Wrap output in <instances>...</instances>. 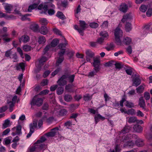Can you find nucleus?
<instances>
[{
    "label": "nucleus",
    "instance_id": "nucleus-49",
    "mask_svg": "<svg viewBox=\"0 0 152 152\" xmlns=\"http://www.w3.org/2000/svg\"><path fill=\"white\" fill-rule=\"evenodd\" d=\"M89 26L92 28H96L98 26L99 24L97 23L92 22L90 23Z\"/></svg>",
    "mask_w": 152,
    "mask_h": 152
},
{
    "label": "nucleus",
    "instance_id": "nucleus-8",
    "mask_svg": "<svg viewBox=\"0 0 152 152\" xmlns=\"http://www.w3.org/2000/svg\"><path fill=\"white\" fill-rule=\"evenodd\" d=\"M100 65V60L99 59V56L96 57L94 58V62L93 65L94 67V68L100 70V68L99 66Z\"/></svg>",
    "mask_w": 152,
    "mask_h": 152
},
{
    "label": "nucleus",
    "instance_id": "nucleus-38",
    "mask_svg": "<svg viewBox=\"0 0 152 152\" xmlns=\"http://www.w3.org/2000/svg\"><path fill=\"white\" fill-rule=\"evenodd\" d=\"M38 144L37 145H35V146H37V148H38L40 150L43 149L44 150L46 148V146L42 143H37Z\"/></svg>",
    "mask_w": 152,
    "mask_h": 152
},
{
    "label": "nucleus",
    "instance_id": "nucleus-10",
    "mask_svg": "<svg viewBox=\"0 0 152 152\" xmlns=\"http://www.w3.org/2000/svg\"><path fill=\"white\" fill-rule=\"evenodd\" d=\"M86 61L90 62L91 60L94 55V53L91 50H87L86 52Z\"/></svg>",
    "mask_w": 152,
    "mask_h": 152
},
{
    "label": "nucleus",
    "instance_id": "nucleus-29",
    "mask_svg": "<svg viewBox=\"0 0 152 152\" xmlns=\"http://www.w3.org/2000/svg\"><path fill=\"white\" fill-rule=\"evenodd\" d=\"M7 103L9 104V111L10 112H12L13 110V107L14 106L15 103L11 102V100H8Z\"/></svg>",
    "mask_w": 152,
    "mask_h": 152
},
{
    "label": "nucleus",
    "instance_id": "nucleus-43",
    "mask_svg": "<svg viewBox=\"0 0 152 152\" xmlns=\"http://www.w3.org/2000/svg\"><path fill=\"white\" fill-rule=\"evenodd\" d=\"M64 91V88L62 87L58 88L56 90L57 93L58 95H61L63 93Z\"/></svg>",
    "mask_w": 152,
    "mask_h": 152
},
{
    "label": "nucleus",
    "instance_id": "nucleus-61",
    "mask_svg": "<svg viewBox=\"0 0 152 152\" xmlns=\"http://www.w3.org/2000/svg\"><path fill=\"white\" fill-rule=\"evenodd\" d=\"M126 51L129 54H131L132 53V48L130 46H129L126 48Z\"/></svg>",
    "mask_w": 152,
    "mask_h": 152
},
{
    "label": "nucleus",
    "instance_id": "nucleus-26",
    "mask_svg": "<svg viewBox=\"0 0 152 152\" xmlns=\"http://www.w3.org/2000/svg\"><path fill=\"white\" fill-rule=\"evenodd\" d=\"M134 135H132L131 134H128L126 136L123 137L122 139L121 140V141L125 142L126 140H128L129 139H131L132 137L134 136Z\"/></svg>",
    "mask_w": 152,
    "mask_h": 152
},
{
    "label": "nucleus",
    "instance_id": "nucleus-14",
    "mask_svg": "<svg viewBox=\"0 0 152 152\" xmlns=\"http://www.w3.org/2000/svg\"><path fill=\"white\" fill-rule=\"evenodd\" d=\"M30 38L28 36L26 35H24L22 36L21 37L19 38V42H23L24 43H26L29 41Z\"/></svg>",
    "mask_w": 152,
    "mask_h": 152
},
{
    "label": "nucleus",
    "instance_id": "nucleus-62",
    "mask_svg": "<svg viewBox=\"0 0 152 152\" xmlns=\"http://www.w3.org/2000/svg\"><path fill=\"white\" fill-rule=\"evenodd\" d=\"M51 46L50 45H47L44 48L43 51L44 54H45L48 50L50 48Z\"/></svg>",
    "mask_w": 152,
    "mask_h": 152
},
{
    "label": "nucleus",
    "instance_id": "nucleus-32",
    "mask_svg": "<svg viewBox=\"0 0 152 152\" xmlns=\"http://www.w3.org/2000/svg\"><path fill=\"white\" fill-rule=\"evenodd\" d=\"M39 22L42 26H46L48 23V22L45 18H42L40 19Z\"/></svg>",
    "mask_w": 152,
    "mask_h": 152
},
{
    "label": "nucleus",
    "instance_id": "nucleus-13",
    "mask_svg": "<svg viewBox=\"0 0 152 152\" xmlns=\"http://www.w3.org/2000/svg\"><path fill=\"white\" fill-rule=\"evenodd\" d=\"M58 130V127H56L51 129V131L45 134V135L47 137H53L56 134V130Z\"/></svg>",
    "mask_w": 152,
    "mask_h": 152
},
{
    "label": "nucleus",
    "instance_id": "nucleus-52",
    "mask_svg": "<svg viewBox=\"0 0 152 152\" xmlns=\"http://www.w3.org/2000/svg\"><path fill=\"white\" fill-rule=\"evenodd\" d=\"M127 113L129 115H133L135 114V111L134 109H132L128 110Z\"/></svg>",
    "mask_w": 152,
    "mask_h": 152
},
{
    "label": "nucleus",
    "instance_id": "nucleus-60",
    "mask_svg": "<svg viewBox=\"0 0 152 152\" xmlns=\"http://www.w3.org/2000/svg\"><path fill=\"white\" fill-rule=\"evenodd\" d=\"M61 68H58L56 69L52 73V75L53 76H54L56 75L58 72L60 71L61 70Z\"/></svg>",
    "mask_w": 152,
    "mask_h": 152
},
{
    "label": "nucleus",
    "instance_id": "nucleus-9",
    "mask_svg": "<svg viewBox=\"0 0 152 152\" xmlns=\"http://www.w3.org/2000/svg\"><path fill=\"white\" fill-rule=\"evenodd\" d=\"M67 75H64L58 80L57 83L60 86H64L66 84V79L67 78Z\"/></svg>",
    "mask_w": 152,
    "mask_h": 152
},
{
    "label": "nucleus",
    "instance_id": "nucleus-41",
    "mask_svg": "<svg viewBox=\"0 0 152 152\" xmlns=\"http://www.w3.org/2000/svg\"><path fill=\"white\" fill-rule=\"evenodd\" d=\"M38 9L39 10L43 9L45 11H47L48 10V7L47 5H43L42 4H40L38 7Z\"/></svg>",
    "mask_w": 152,
    "mask_h": 152
},
{
    "label": "nucleus",
    "instance_id": "nucleus-39",
    "mask_svg": "<svg viewBox=\"0 0 152 152\" xmlns=\"http://www.w3.org/2000/svg\"><path fill=\"white\" fill-rule=\"evenodd\" d=\"M125 105L126 106L129 108H132L134 107V104L132 102H129L128 101H126L125 103Z\"/></svg>",
    "mask_w": 152,
    "mask_h": 152
},
{
    "label": "nucleus",
    "instance_id": "nucleus-30",
    "mask_svg": "<svg viewBox=\"0 0 152 152\" xmlns=\"http://www.w3.org/2000/svg\"><path fill=\"white\" fill-rule=\"evenodd\" d=\"M134 130L136 132H140L142 130V128L140 125H136L133 127Z\"/></svg>",
    "mask_w": 152,
    "mask_h": 152
},
{
    "label": "nucleus",
    "instance_id": "nucleus-6",
    "mask_svg": "<svg viewBox=\"0 0 152 152\" xmlns=\"http://www.w3.org/2000/svg\"><path fill=\"white\" fill-rule=\"evenodd\" d=\"M65 52V49H62L60 50L58 53L59 57L56 61V66H58L59 64H61L63 61L64 58V55Z\"/></svg>",
    "mask_w": 152,
    "mask_h": 152
},
{
    "label": "nucleus",
    "instance_id": "nucleus-22",
    "mask_svg": "<svg viewBox=\"0 0 152 152\" xmlns=\"http://www.w3.org/2000/svg\"><path fill=\"white\" fill-rule=\"evenodd\" d=\"M62 39H63L64 41L65 42L64 43H60L58 45V47L59 48L61 49H61H62L63 48H65L66 46L68 44L67 42L65 39V38L63 36H62Z\"/></svg>",
    "mask_w": 152,
    "mask_h": 152
},
{
    "label": "nucleus",
    "instance_id": "nucleus-15",
    "mask_svg": "<svg viewBox=\"0 0 152 152\" xmlns=\"http://www.w3.org/2000/svg\"><path fill=\"white\" fill-rule=\"evenodd\" d=\"M128 7V6L126 4L123 3L120 5L119 10L120 11L125 13L127 12Z\"/></svg>",
    "mask_w": 152,
    "mask_h": 152
},
{
    "label": "nucleus",
    "instance_id": "nucleus-56",
    "mask_svg": "<svg viewBox=\"0 0 152 152\" xmlns=\"http://www.w3.org/2000/svg\"><path fill=\"white\" fill-rule=\"evenodd\" d=\"M114 64L117 69H120L123 67V65L120 63H115Z\"/></svg>",
    "mask_w": 152,
    "mask_h": 152
},
{
    "label": "nucleus",
    "instance_id": "nucleus-5",
    "mask_svg": "<svg viewBox=\"0 0 152 152\" xmlns=\"http://www.w3.org/2000/svg\"><path fill=\"white\" fill-rule=\"evenodd\" d=\"M3 31L4 32V33L1 35V37L2 38L3 41L5 42H8L11 41V39L9 37V34L7 32V27H4L3 28Z\"/></svg>",
    "mask_w": 152,
    "mask_h": 152
},
{
    "label": "nucleus",
    "instance_id": "nucleus-23",
    "mask_svg": "<svg viewBox=\"0 0 152 152\" xmlns=\"http://www.w3.org/2000/svg\"><path fill=\"white\" fill-rule=\"evenodd\" d=\"M46 41V39L45 37L43 36H39L38 40V42L39 44H43Z\"/></svg>",
    "mask_w": 152,
    "mask_h": 152
},
{
    "label": "nucleus",
    "instance_id": "nucleus-63",
    "mask_svg": "<svg viewBox=\"0 0 152 152\" xmlns=\"http://www.w3.org/2000/svg\"><path fill=\"white\" fill-rule=\"evenodd\" d=\"M120 150L118 148V145H116L115 149L113 150L111 152H120Z\"/></svg>",
    "mask_w": 152,
    "mask_h": 152
},
{
    "label": "nucleus",
    "instance_id": "nucleus-42",
    "mask_svg": "<svg viewBox=\"0 0 152 152\" xmlns=\"http://www.w3.org/2000/svg\"><path fill=\"white\" fill-rule=\"evenodd\" d=\"M11 16H8L6 14L2 12H0V18H2L3 17H4L5 18L7 19H9L10 18H11V16Z\"/></svg>",
    "mask_w": 152,
    "mask_h": 152
},
{
    "label": "nucleus",
    "instance_id": "nucleus-45",
    "mask_svg": "<svg viewBox=\"0 0 152 152\" xmlns=\"http://www.w3.org/2000/svg\"><path fill=\"white\" fill-rule=\"evenodd\" d=\"M43 64H42L39 63V62H36V67L37 68V69L35 71L36 72H38L41 69V66Z\"/></svg>",
    "mask_w": 152,
    "mask_h": 152
},
{
    "label": "nucleus",
    "instance_id": "nucleus-59",
    "mask_svg": "<svg viewBox=\"0 0 152 152\" xmlns=\"http://www.w3.org/2000/svg\"><path fill=\"white\" fill-rule=\"evenodd\" d=\"M152 14V9L149 8L146 12V15L148 17L151 16Z\"/></svg>",
    "mask_w": 152,
    "mask_h": 152
},
{
    "label": "nucleus",
    "instance_id": "nucleus-37",
    "mask_svg": "<svg viewBox=\"0 0 152 152\" xmlns=\"http://www.w3.org/2000/svg\"><path fill=\"white\" fill-rule=\"evenodd\" d=\"M59 42V40L57 39H53L51 43V46L55 47L57 45Z\"/></svg>",
    "mask_w": 152,
    "mask_h": 152
},
{
    "label": "nucleus",
    "instance_id": "nucleus-53",
    "mask_svg": "<svg viewBox=\"0 0 152 152\" xmlns=\"http://www.w3.org/2000/svg\"><path fill=\"white\" fill-rule=\"evenodd\" d=\"M53 31L56 34L59 35L60 36H62L61 32L56 28H54L53 29Z\"/></svg>",
    "mask_w": 152,
    "mask_h": 152
},
{
    "label": "nucleus",
    "instance_id": "nucleus-36",
    "mask_svg": "<svg viewBox=\"0 0 152 152\" xmlns=\"http://www.w3.org/2000/svg\"><path fill=\"white\" fill-rule=\"evenodd\" d=\"M137 118L135 117H130L128 121V122L129 123H134L137 121Z\"/></svg>",
    "mask_w": 152,
    "mask_h": 152
},
{
    "label": "nucleus",
    "instance_id": "nucleus-18",
    "mask_svg": "<svg viewBox=\"0 0 152 152\" xmlns=\"http://www.w3.org/2000/svg\"><path fill=\"white\" fill-rule=\"evenodd\" d=\"M132 42V40L131 38L127 37H124L123 41V43L126 45H129Z\"/></svg>",
    "mask_w": 152,
    "mask_h": 152
},
{
    "label": "nucleus",
    "instance_id": "nucleus-35",
    "mask_svg": "<svg viewBox=\"0 0 152 152\" xmlns=\"http://www.w3.org/2000/svg\"><path fill=\"white\" fill-rule=\"evenodd\" d=\"M125 28L126 32H129L132 29L131 24L130 23H127L126 24Z\"/></svg>",
    "mask_w": 152,
    "mask_h": 152
},
{
    "label": "nucleus",
    "instance_id": "nucleus-34",
    "mask_svg": "<svg viewBox=\"0 0 152 152\" xmlns=\"http://www.w3.org/2000/svg\"><path fill=\"white\" fill-rule=\"evenodd\" d=\"M56 15L58 17L62 20H63L65 19V16L61 12L58 11L57 12Z\"/></svg>",
    "mask_w": 152,
    "mask_h": 152
},
{
    "label": "nucleus",
    "instance_id": "nucleus-28",
    "mask_svg": "<svg viewBox=\"0 0 152 152\" xmlns=\"http://www.w3.org/2000/svg\"><path fill=\"white\" fill-rule=\"evenodd\" d=\"M99 71V70L94 68V70L90 72L88 75V76L89 77H92L96 75Z\"/></svg>",
    "mask_w": 152,
    "mask_h": 152
},
{
    "label": "nucleus",
    "instance_id": "nucleus-4",
    "mask_svg": "<svg viewBox=\"0 0 152 152\" xmlns=\"http://www.w3.org/2000/svg\"><path fill=\"white\" fill-rule=\"evenodd\" d=\"M37 120L35 119L29 124L30 131L26 136L27 138L29 137L34 132V129L37 127Z\"/></svg>",
    "mask_w": 152,
    "mask_h": 152
},
{
    "label": "nucleus",
    "instance_id": "nucleus-2",
    "mask_svg": "<svg viewBox=\"0 0 152 152\" xmlns=\"http://www.w3.org/2000/svg\"><path fill=\"white\" fill-rule=\"evenodd\" d=\"M80 28H79L77 25L74 26V28L77 30L81 35H83V31L87 27V24L85 21L82 20H80Z\"/></svg>",
    "mask_w": 152,
    "mask_h": 152
},
{
    "label": "nucleus",
    "instance_id": "nucleus-48",
    "mask_svg": "<svg viewBox=\"0 0 152 152\" xmlns=\"http://www.w3.org/2000/svg\"><path fill=\"white\" fill-rule=\"evenodd\" d=\"M148 8L147 6L142 5L140 8V10L142 12H145L147 10Z\"/></svg>",
    "mask_w": 152,
    "mask_h": 152
},
{
    "label": "nucleus",
    "instance_id": "nucleus-50",
    "mask_svg": "<svg viewBox=\"0 0 152 152\" xmlns=\"http://www.w3.org/2000/svg\"><path fill=\"white\" fill-rule=\"evenodd\" d=\"M67 76V78H68L69 82L72 83L74 81L75 77V75H72L69 76Z\"/></svg>",
    "mask_w": 152,
    "mask_h": 152
},
{
    "label": "nucleus",
    "instance_id": "nucleus-25",
    "mask_svg": "<svg viewBox=\"0 0 152 152\" xmlns=\"http://www.w3.org/2000/svg\"><path fill=\"white\" fill-rule=\"evenodd\" d=\"M135 144L134 142L132 141H129L127 142L124 145V147L125 146H128L130 148H132L134 145Z\"/></svg>",
    "mask_w": 152,
    "mask_h": 152
},
{
    "label": "nucleus",
    "instance_id": "nucleus-21",
    "mask_svg": "<svg viewBox=\"0 0 152 152\" xmlns=\"http://www.w3.org/2000/svg\"><path fill=\"white\" fill-rule=\"evenodd\" d=\"M131 127L129 126H125L120 132V134H124L128 132L131 129Z\"/></svg>",
    "mask_w": 152,
    "mask_h": 152
},
{
    "label": "nucleus",
    "instance_id": "nucleus-17",
    "mask_svg": "<svg viewBox=\"0 0 152 152\" xmlns=\"http://www.w3.org/2000/svg\"><path fill=\"white\" fill-rule=\"evenodd\" d=\"M132 18V16L130 14H126L123 16V18L121 20L122 22L124 23L127 22L128 21L130 20Z\"/></svg>",
    "mask_w": 152,
    "mask_h": 152
},
{
    "label": "nucleus",
    "instance_id": "nucleus-3",
    "mask_svg": "<svg viewBox=\"0 0 152 152\" xmlns=\"http://www.w3.org/2000/svg\"><path fill=\"white\" fill-rule=\"evenodd\" d=\"M43 102L42 99L41 98L38 97V95L34 96L31 102V105H36L38 106H40L42 105Z\"/></svg>",
    "mask_w": 152,
    "mask_h": 152
},
{
    "label": "nucleus",
    "instance_id": "nucleus-1",
    "mask_svg": "<svg viewBox=\"0 0 152 152\" xmlns=\"http://www.w3.org/2000/svg\"><path fill=\"white\" fill-rule=\"evenodd\" d=\"M123 32L118 27H117L115 30L114 35L115 37L116 43L118 45H121V41L120 38L123 36Z\"/></svg>",
    "mask_w": 152,
    "mask_h": 152
},
{
    "label": "nucleus",
    "instance_id": "nucleus-20",
    "mask_svg": "<svg viewBox=\"0 0 152 152\" xmlns=\"http://www.w3.org/2000/svg\"><path fill=\"white\" fill-rule=\"evenodd\" d=\"M100 35L101 36V37L105 40L107 39L109 37L108 33L105 31H101L100 33Z\"/></svg>",
    "mask_w": 152,
    "mask_h": 152
},
{
    "label": "nucleus",
    "instance_id": "nucleus-7",
    "mask_svg": "<svg viewBox=\"0 0 152 152\" xmlns=\"http://www.w3.org/2000/svg\"><path fill=\"white\" fill-rule=\"evenodd\" d=\"M22 127L20 125H18L16 127H14L12 129L13 131H15V132H13L12 133V135L13 136H15L16 135H20L22 134L21 132Z\"/></svg>",
    "mask_w": 152,
    "mask_h": 152
},
{
    "label": "nucleus",
    "instance_id": "nucleus-16",
    "mask_svg": "<svg viewBox=\"0 0 152 152\" xmlns=\"http://www.w3.org/2000/svg\"><path fill=\"white\" fill-rule=\"evenodd\" d=\"M39 27L38 24L35 23L31 24L30 26V29L35 32L39 31Z\"/></svg>",
    "mask_w": 152,
    "mask_h": 152
},
{
    "label": "nucleus",
    "instance_id": "nucleus-11",
    "mask_svg": "<svg viewBox=\"0 0 152 152\" xmlns=\"http://www.w3.org/2000/svg\"><path fill=\"white\" fill-rule=\"evenodd\" d=\"M39 31L43 35H46L49 32V30L46 26H42L39 30Z\"/></svg>",
    "mask_w": 152,
    "mask_h": 152
},
{
    "label": "nucleus",
    "instance_id": "nucleus-47",
    "mask_svg": "<svg viewBox=\"0 0 152 152\" xmlns=\"http://www.w3.org/2000/svg\"><path fill=\"white\" fill-rule=\"evenodd\" d=\"M10 121L8 119H7L5 120L4 123L3 124V129L6 128L8 127L10 124Z\"/></svg>",
    "mask_w": 152,
    "mask_h": 152
},
{
    "label": "nucleus",
    "instance_id": "nucleus-51",
    "mask_svg": "<svg viewBox=\"0 0 152 152\" xmlns=\"http://www.w3.org/2000/svg\"><path fill=\"white\" fill-rule=\"evenodd\" d=\"M144 89V87L143 86L140 85L136 88L137 92L138 93H141L142 92Z\"/></svg>",
    "mask_w": 152,
    "mask_h": 152
},
{
    "label": "nucleus",
    "instance_id": "nucleus-54",
    "mask_svg": "<svg viewBox=\"0 0 152 152\" xmlns=\"http://www.w3.org/2000/svg\"><path fill=\"white\" fill-rule=\"evenodd\" d=\"M47 60V59L46 57L42 56L39 60V63L42 64H43V63L45 62Z\"/></svg>",
    "mask_w": 152,
    "mask_h": 152
},
{
    "label": "nucleus",
    "instance_id": "nucleus-57",
    "mask_svg": "<svg viewBox=\"0 0 152 152\" xmlns=\"http://www.w3.org/2000/svg\"><path fill=\"white\" fill-rule=\"evenodd\" d=\"M144 96L145 99L146 100H149L150 97L149 93L147 92H145L144 94Z\"/></svg>",
    "mask_w": 152,
    "mask_h": 152
},
{
    "label": "nucleus",
    "instance_id": "nucleus-55",
    "mask_svg": "<svg viewBox=\"0 0 152 152\" xmlns=\"http://www.w3.org/2000/svg\"><path fill=\"white\" fill-rule=\"evenodd\" d=\"M12 53V51L11 50H8L5 52V56L6 57H10V56Z\"/></svg>",
    "mask_w": 152,
    "mask_h": 152
},
{
    "label": "nucleus",
    "instance_id": "nucleus-19",
    "mask_svg": "<svg viewBox=\"0 0 152 152\" xmlns=\"http://www.w3.org/2000/svg\"><path fill=\"white\" fill-rule=\"evenodd\" d=\"M15 66L16 69L18 70H20V69H21L22 71H23L25 69V65L24 63H19L16 64Z\"/></svg>",
    "mask_w": 152,
    "mask_h": 152
},
{
    "label": "nucleus",
    "instance_id": "nucleus-46",
    "mask_svg": "<svg viewBox=\"0 0 152 152\" xmlns=\"http://www.w3.org/2000/svg\"><path fill=\"white\" fill-rule=\"evenodd\" d=\"M31 47L28 45H25L23 47V49L25 51H29L31 50Z\"/></svg>",
    "mask_w": 152,
    "mask_h": 152
},
{
    "label": "nucleus",
    "instance_id": "nucleus-58",
    "mask_svg": "<svg viewBox=\"0 0 152 152\" xmlns=\"http://www.w3.org/2000/svg\"><path fill=\"white\" fill-rule=\"evenodd\" d=\"M46 139L45 137H42L39 140H38L36 142V143H42L45 141Z\"/></svg>",
    "mask_w": 152,
    "mask_h": 152
},
{
    "label": "nucleus",
    "instance_id": "nucleus-64",
    "mask_svg": "<svg viewBox=\"0 0 152 152\" xmlns=\"http://www.w3.org/2000/svg\"><path fill=\"white\" fill-rule=\"evenodd\" d=\"M55 12V11L53 9H50L48 11V13L50 15H54Z\"/></svg>",
    "mask_w": 152,
    "mask_h": 152
},
{
    "label": "nucleus",
    "instance_id": "nucleus-40",
    "mask_svg": "<svg viewBox=\"0 0 152 152\" xmlns=\"http://www.w3.org/2000/svg\"><path fill=\"white\" fill-rule=\"evenodd\" d=\"M72 97L69 94L65 95L64 96V99L67 102H69L72 99Z\"/></svg>",
    "mask_w": 152,
    "mask_h": 152
},
{
    "label": "nucleus",
    "instance_id": "nucleus-31",
    "mask_svg": "<svg viewBox=\"0 0 152 152\" xmlns=\"http://www.w3.org/2000/svg\"><path fill=\"white\" fill-rule=\"evenodd\" d=\"M12 6L10 4H7L4 7V9L6 12L8 13H10L12 10Z\"/></svg>",
    "mask_w": 152,
    "mask_h": 152
},
{
    "label": "nucleus",
    "instance_id": "nucleus-44",
    "mask_svg": "<svg viewBox=\"0 0 152 152\" xmlns=\"http://www.w3.org/2000/svg\"><path fill=\"white\" fill-rule=\"evenodd\" d=\"M91 99L92 96L89 94H86L83 96L84 100L86 101H90Z\"/></svg>",
    "mask_w": 152,
    "mask_h": 152
},
{
    "label": "nucleus",
    "instance_id": "nucleus-24",
    "mask_svg": "<svg viewBox=\"0 0 152 152\" xmlns=\"http://www.w3.org/2000/svg\"><path fill=\"white\" fill-rule=\"evenodd\" d=\"M139 105L141 107H142L143 109L145 108V104L143 97H141L139 99Z\"/></svg>",
    "mask_w": 152,
    "mask_h": 152
},
{
    "label": "nucleus",
    "instance_id": "nucleus-27",
    "mask_svg": "<svg viewBox=\"0 0 152 152\" xmlns=\"http://www.w3.org/2000/svg\"><path fill=\"white\" fill-rule=\"evenodd\" d=\"M39 2L37 3H34L33 4L29 6L28 7V12H31L32 10L34 9L38 6Z\"/></svg>",
    "mask_w": 152,
    "mask_h": 152
},
{
    "label": "nucleus",
    "instance_id": "nucleus-33",
    "mask_svg": "<svg viewBox=\"0 0 152 152\" xmlns=\"http://www.w3.org/2000/svg\"><path fill=\"white\" fill-rule=\"evenodd\" d=\"M136 144L138 147H142L144 145V143L141 139H138L136 141Z\"/></svg>",
    "mask_w": 152,
    "mask_h": 152
},
{
    "label": "nucleus",
    "instance_id": "nucleus-12",
    "mask_svg": "<svg viewBox=\"0 0 152 152\" xmlns=\"http://www.w3.org/2000/svg\"><path fill=\"white\" fill-rule=\"evenodd\" d=\"M133 86H137L140 85L141 83V80L139 76L137 75L136 77H135L132 80Z\"/></svg>",
    "mask_w": 152,
    "mask_h": 152
}]
</instances>
